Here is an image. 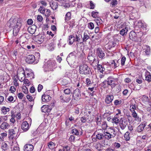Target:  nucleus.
I'll list each match as a JSON object with an SVG mask.
<instances>
[{"label": "nucleus", "instance_id": "1", "mask_svg": "<svg viewBox=\"0 0 151 151\" xmlns=\"http://www.w3.org/2000/svg\"><path fill=\"white\" fill-rule=\"evenodd\" d=\"M79 72L80 74L90 76L92 74L91 69L86 64H83L79 65Z\"/></svg>", "mask_w": 151, "mask_h": 151}, {"label": "nucleus", "instance_id": "2", "mask_svg": "<svg viewBox=\"0 0 151 151\" xmlns=\"http://www.w3.org/2000/svg\"><path fill=\"white\" fill-rule=\"evenodd\" d=\"M22 19L21 18H17L15 25L13 28V33H15L16 34L19 32L22 25Z\"/></svg>", "mask_w": 151, "mask_h": 151}, {"label": "nucleus", "instance_id": "3", "mask_svg": "<svg viewBox=\"0 0 151 151\" xmlns=\"http://www.w3.org/2000/svg\"><path fill=\"white\" fill-rule=\"evenodd\" d=\"M56 63L55 61L49 60L45 64V68L48 71L51 70L53 68H55Z\"/></svg>", "mask_w": 151, "mask_h": 151}, {"label": "nucleus", "instance_id": "4", "mask_svg": "<svg viewBox=\"0 0 151 151\" xmlns=\"http://www.w3.org/2000/svg\"><path fill=\"white\" fill-rule=\"evenodd\" d=\"M96 54L97 56L101 59L102 60L105 58V52L101 48L99 47L97 48Z\"/></svg>", "mask_w": 151, "mask_h": 151}, {"label": "nucleus", "instance_id": "5", "mask_svg": "<svg viewBox=\"0 0 151 151\" xmlns=\"http://www.w3.org/2000/svg\"><path fill=\"white\" fill-rule=\"evenodd\" d=\"M116 79L111 76H109L107 79V80L104 81L103 83H106L108 85L110 86L112 88H113L116 85V84L115 83L114 81Z\"/></svg>", "mask_w": 151, "mask_h": 151}, {"label": "nucleus", "instance_id": "6", "mask_svg": "<svg viewBox=\"0 0 151 151\" xmlns=\"http://www.w3.org/2000/svg\"><path fill=\"white\" fill-rule=\"evenodd\" d=\"M52 109V106L50 105H43L41 107V110L42 112L47 113V114L49 115L50 114V112ZM50 114H51L50 113Z\"/></svg>", "mask_w": 151, "mask_h": 151}, {"label": "nucleus", "instance_id": "7", "mask_svg": "<svg viewBox=\"0 0 151 151\" xmlns=\"http://www.w3.org/2000/svg\"><path fill=\"white\" fill-rule=\"evenodd\" d=\"M127 124L128 122L126 120L122 118L121 119L119 123V126L121 129L122 130L124 129Z\"/></svg>", "mask_w": 151, "mask_h": 151}, {"label": "nucleus", "instance_id": "8", "mask_svg": "<svg viewBox=\"0 0 151 151\" xmlns=\"http://www.w3.org/2000/svg\"><path fill=\"white\" fill-rule=\"evenodd\" d=\"M17 18L12 17L7 23V26L9 28H13L16 22Z\"/></svg>", "mask_w": 151, "mask_h": 151}, {"label": "nucleus", "instance_id": "9", "mask_svg": "<svg viewBox=\"0 0 151 151\" xmlns=\"http://www.w3.org/2000/svg\"><path fill=\"white\" fill-rule=\"evenodd\" d=\"M22 74L24 78L25 77L26 75L25 72H24V69L23 68H20L18 70L17 72V75L18 79L21 82L23 81L22 77H20L21 74Z\"/></svg>", "mask_w": 151, "mask_h": 151}, {"label": "nucleus", "instance_id": "10", "mask_svg": "<svg viewBox=\"0 0 151 151\" xmlns=\"http://www.w3.org/2000/svg\"><path fill=\"white\" fill-rule=\"evenodd\" d=\"M35 57L33 55H27L25 59L26 62L29 64L32 63L35 61Z\"/></svg>", "mask_w": 151, "mask_h": 151}, {"label": "nucleus", "instance_id": "11", "mask_svg": "<svg viewBox=\"0 0 151 151\" xmlns=\"http://www.w3.org/2000/svg\"><path fill=\"white\" fill-rule=\"evenodd\" d=\"M73 96L74 99L76 101L80 99L81 94L79 89H76L74 91Z\"/></svg>", "mask_w": 151, "mask_h": 151}, {"label": "nucleus", "instance_id": "12", "mask_svg": "<svg viewBox=\"0 0 151 151\" xmlns=\"http://www.w3.org/2000/svg\"><path fill=\"white\" fill-rule=\"evenodd\" d=\"M129 37L132 41H136L137 39V34L134 31H132L129 33Z\"/></svg>", "mask_w": 151, "mask_h": 151}, {"label": "nucleus", "instance_id": "13", "mask_svg": "<svg viewBox=\"0 0 151 151\" xmlns=\"http://www.w3.org/2000/svg\"><path fill=\"white\" fill-rule=\"evenodd\" d=\"M33 149V146L32 144H30L25 145L23 148L24 151H32Z\"/></svg>", "mask_w": 151, "mask_h": 151}, {"label": "nucleus", "instance_id": "14", "mask_svg": "<svg viewBox=\"0 0 151 151\" xmlns=\"http://www.w3.org/2000/svg\"><path fill=\"white\" fill-rule=\"evenodd\" d=\"M29 124L27 122H24L22 123L21 128L23 131H27L29 129Z\"/></svg>", "mask_w": 151, "mask_h": 151}, {"label": "nucleus", "instance_id": "15", "mask_svg": "<svg viewBox=\"0 0 151 151\" xmlns=\"http://www.w3.org/2000/svg\"><path fill=\"white\" fill-rule=\"evenodd\" d=\"M114 98V96L112 95H107L105 98V102L107 104H110L113 100Z\"/></svg>", "mask_w": 151, "mask_h": 151}, {"label": "nucleus", "instance_id": "16", "mask_svg": "<svg viewBox=\"0 0 151 151\" xmlns=\"http://www.w3.org/2000/svg\"><path fill=\"white\" fill-rule=\"evenodd\" d=\"M75 58L74 52H70L67 57V61L68 63L69 62H71L74 60Z\"/></svg>", "mask_w": 151, "mask_h": 151}, {"label": "nucleus", "instance_id": "17", "mask_svg": "<svg viewBox=\"0 0 151 151\" xmlns=\"http://www.w3.org/2000/svg\"><path fill=\"white\" fill-rule=\"evenodd\" d=\"M146 123L145 122L142 123L137 128V131L138 132H141L143 131L145 127L146 126Z\"/></svg>", "mask_w": 151, "mask_h": 151}, {"label": "nucleus", "instance_id": "18", "mask_svg": "<svg viewBox=\"0 0 151 151\" xmlns=\"http://www.w3.org/2000/svg\"><path fill=\"white\" fill-rule=\"evenodd\" d=\"M87 58L90 63L92 62L93 63L96 61L95 57L93 55L91 52L89 53Z\"/></svg>", "mask_w": 151, "mask_h": 151}, {"label": "nucleus", "instance_id": "19", "mask_svg": "<svg viewBox=\"0 0 151 151\" xmlns=\"http://www.w3.org/2000/svg\"><path fill=\"white\" fill-rule=\"evenodd\" d=\"M60 99L63 102H68L71 99L70 96L66 97L64 95L61 96L60 97Z\"/></svg>", "mask_w": 151, "mask_h": 151}, {"label": "nucleus", "instance_id": "20", "mask_svg": "<svg viewBox=\"0 0 151 151\" xmlns=\"http://www.w3.org/2000/svg\"><path fill=\"white\" fill-rule=\"evenodd\" d=\"M51 99L50 96L47 95L43 94L42 97V99L43 102H48Z\"/></svg>", "mask_w": 151, "mask_h": 151}, {"label": "nucleus", "instance_id": "21", "mask_svg": "<svg viewBox=\"0 0 151 151\" xmlns=\"http://www.w3.org/2000/svg\"><path fill=\"white\" fill-rule=\"evenodd\" d=\"M10 125L9 124L5 122H2L0 126L1 129H8Z\"/></svg>", "mask_w": 151, "mask_h": 151}, {"label": "nucleus", "instance_id": "22", "mask_svg": "<svg viewBox=\"0 0 151 151\" xmlns=\"http://www.w3.org/2000/svg\"><path fill=\"white\" fill-rule=\"evenodd\" d=\"M143 50L146 55H149L150 53V48L149 46H145L143 49Z\"/></svg>", "mask_w": 151, "mask_h": 151}, {"label": "nucleus", "instance_id": "23", "mask_svg": "<svg viewBox=\"0 0 151 151\" xmlns=\"http://www.w3.org/2000/svg\"><path fill=\"white\" fill-rule=\"evenodd\" d=\"M137 25L139 27H141L143 28H146L147 26V25L146 23L142 21H138Z\"/></svg>", "mask_w": 151, "mask_h": 151}, {"label": "nucleus", "instance_id": "24", "mask_svg": "<svg viewBox=\"0 0 151 151\" xmlns=\"http://www.w3.org/2000/svg\"><path fill=\"white\" fill-rule=\"evenodd\" d=\"M145 80L148 82L151 81V75L150 73L148 71H147L145 73Z\"/></svg>", "mask_w": 151, "mask_h": 151}, {"label": "nucleus", "instance_id": "25", "mask_svg": "<svg viewBox=\"0 0 151 151\" xmlns=\"http://www.w3.org/2000/svg\"><path fill=\"white\" fill-rule=\"evenodd\" d=\"M76 41V38L74 36L71 35L69 36V44L70 45H72L73 43Z\"/></svg>", "mask_w": 151, "mask_h": 151}, {"label": "nucleus", "instance_id": "26", "mask_svg": "<svg viewBox=\"0 0 151 151\" xmlns=\"http://www.w3.org/2000/svg\"><path fill=\"white\" fill-rule=\"evenodd\" d=\"M71 18V14L70 12H68L65 15V22H68Z\"/></svg>", "mask_w": 151, "mask_h": 151}, {"label": "nucleus", "instance_id": "27", "mask_svg": "<svg viewBox=\"0 0 151 151\" xmlns=\"http://www.w3.org/2000/svg\"><path fill=\"white\" fill-rule=\"evenodd\" d=\"M104 134V138L107 139H110L112 137L111 136V134L108 132H104L103 133Z\"/></svg>", "mask_w": 151, "mask_h": 151}, {"label": "nucleus", "instance_id": "28", "mask_svg": "<svg viewBox=\"0 0 151 151\" xmlns=\"http://www.w3.org/2000/svg\"><path fill=\"white\" fill-rule=\"evenodd\" d=\"M97 68L99 71L102 73H103V72L105 70V68L103 66L99 64L97 65Z\"/></svg>", "mask_w": 151, "mask_h": 151}, {"label": "nucleus", "instance_id": "29", "mask_svg": "<svg viewBox=\"0 0 151 151\" xmlns=\"http://www.w3.org/2000/svg\"><path fill=\"white\" fill-rule=\"evenodd\" d=\"M132 116L134 118V121H138L139 120V117L137 115V113L135 111H132Z\"/></svg>", "mask_w": 151, "mask_h": 151}, {"label": "nucleus", "instance_id": "30", "mask_svg": "<svg viewBox=\"0 0 151 151\" xmlns=\"http://www.w3.org/2000/svg\"><path fill=\"white\" fill-rule=\"evenodd\" d=\"M9 133L10 135V137L12 138H13L15 137V135L16 134V132L14 129H9Z\"/></svg>", "mask_w": 151, "mask_h": 151}, {"label": "nucleus", "instance_id": "31", "mask_svg": "<svg viewBox=\"0 0 151 151\" xmlns=\"http://www.w3.org/2000/svg\"><path fill=\"white\" fill-rule=\"evenodd\" d=\"M9 109L5 106L2 107L1 109V111L4 114H5L7 113V112L9 111Z\"/></svg>", "mask_w": 151, "mask_h": 151}, {"label": "nucleus", "instance_id": "32", "mask_svg": "<svg viewBox=\"0 0 151 151\" xmlns=\"http://www.w3.org/2000/svg\"><path fill=\"white\" fill-rule=\"evenodd\" d=\"M96 138L98 140H103L104 139V134L97 133L96 135Z\"/></svg>", "mask_w": 151, "mask_h": 151}, {"label": "nucleus", "instance_id": "33", "mask_svg": "<svg viewBox=\"0 0 151 151\" xmlns=\"http://www.w3.org/2000/svg\"><path fill=\"white\" fill-rule=\"evenodd\" d=\"M50 6L53 10H55L58 7V3L55 2H52L50 5Z\"/></svg>", "mask_w": 151, "mask_h": 151}, {"label": "nucleus", "instance_id": "34", "mask_svg": "<svg viewBox=\"0 0 151 151\" xmlns=\"http://www.w3.org/2000/svg\"><path fill=\"white\" fill-rule=\"evenodd\" d=\"M95 21L98 26H99V24H102L103 22L102 20L99 17H97V18L95 19Z\"/></svg>", "mask_w": 151, "mask_h": 151}, {"label": "nucleus", "instance_id": "35", "mask_svg": "<svg viewBox=\"0 0 151 151\" xmlns=\"http://www.w3.org/2000/svg\"><path fill=\"white\" fill-rule=\"evenodd\" d=\"M108 132L111 134V136L112 138L114 137L115 136V131L114 129H111Z\"/></svg>", "mask_w": 151, "mask_h": 151}, {"label": "nucleus", "instance_id": "36", "mask_svg": "<svg viewBox=\"0 0 151 151\" xmlns=\"http://www.w3.org/2000/svg\"><path fill=\"white\" fill-rule=\"evenodd\" d=\"M89 38L88 33L84 32L83 34V40L84 42H86Z\"/></svg>", "mask_w": 151, "mask_h": 151}, {"label": "nucleus", "instance_id": "37", "mask_svg": "<svg viewBox=\"0 0 151 151\" xmlns=\"http://www.w3.org/2000/svg\"><path fill=\"white\" fill-rule=\"evenodd\" d=\"M128 29L125 28L122 29L120 31V34L122 36L126 35L127 34Z\"/></svg>", "mask_w": 151, "mask_h": 151}, {"label": "nucleus", "instance_id": "38", "mask_svg": "<svg viewBox=\"0 0 151 151\" xmlns=\"http://www.w3.org/2000/svg\"><path fill=\"white\" fill-rule=\"evenodd\" d=\"M111 65L112 68L114 69L116 68L119 66V64L116 63L114 60H113L111 62Z\"/></svg>", "mask_w": 151, "mask_h": 151}, {"label": "nucleus", "instance_id": "39", "mask_svg": "<svg viewBox=\"0 0 151 151\" xmlns=\"http://www.w3.org/2000/svg\"><path fill=\"white\" fill-rule=\"evenodd\" d=\"M55 146V144L54 143L52 142H50L48 143V147L50 149H53Z\"/></svg>", "mask_w": 151, "mask_h": 151}, {"label": "nucleus", "instance_id": "40", "mask_svg": "<svg viewBox=\"0 0 151 151\" xmlns=\"http://www.w3.org/2000/svg\"><path fill=\"white\" fill-rule=\"evenodd\" d=\"M107 2L111 1V4L112 6H115L117 4V1L116 0H105Z\"/></svg>", "mask_w": 151, "mask_h": 151}, {"label": "nucleus", "instance_id": "41", "mask_svg": "<svg viewBox=\"0 0 151 151\" xmlns=\"http://www.w3.org/2000/svg\"><path fill=\"white\" fill-rule=\"evenodd\" d=\"M112 122L113 123L117 124L118 123L120 122V120L117 117H115L113 118L112 119Z\"/></svg>", "mask_w": 151, "mask_h": 151}, {"label": "nucleus", "instance_id": "42", "mask_svg": "<svg viewBox=\"0 0 151 151\" xmlns=\"http://www.w3.org/2000/svg\"><path fill=\"white\" fill-rule=\"evenodd\" d=\"M99 14V12H96L95 11H93L91 13V15L94 18H97Z\"/></svg>", "mask_w": 151, "mask_h": 151}, {"label": "nucleus", "instance_id": "43", "mask_svg": "<svg viewBox=\"0 0 151 151\" xmlns=\"http://www.w3.org/2000/svg\"><path fill=\"white\" fill-rule=\"evenodd\" d=\"M71 132L72 134H75L76 135H79V132L78 130L76 129H73L71 130Z\"/></svg>", "mask_w": 151, "mask_h": 151}, {"label": "nucleus", "instance_id": "44", "mask_svg": "<svg viewBox=\"0 0 151 151\" xmlns=\"http://www.w3.org/2000/svg\"><path fill=\"white\" fill-rule=\"evenodd\" d=\"M1 148L4 150H6L8 149L7 144L5 143H3L2 144Z\"/></svg>", "mask_w": 151, "mask_h": 151}, {"label": "nucleus", "instance_id": "45", "mask_svg": "<svg viewBox=\"0 0 151 151\" xmlns=\"http://www.w3.org/2000/svg\"><path fill=\"white\" fill-rule=\"evenodd\" d=\"M124 137L126 140H129L130 139L129 137V132H127L124 134Z\"/></svg>", "mask_w": 151, "mask_h": 151}, {"label": "nucleus", "instance_id": "46", "mask_svg": "<svg viewBox=\"0 0 151 151\" xmlns=\"http://www.w3.org/2000/svg\"><path fill=\"white\" fill-rule=\"evenodd\" d=\"M72 90L69 88H66L64 90V92L66 94L68 95L70 94L71 93H72Z\"/></svg>", "mask_w": 151, "mask_h": 151}, {"label": "nucleus", "instance_id": "47", "mask_svg": "<svg viewBox=\"0 0 151 151\" xmlns=\"http://www.w3.org/2000/svg\"><path fill=\"white\" fill-rule=\"evenodd\" d=\"M32 26L29 27L28 29V30L29 33L32 34H33L35 32V29L32 27Z\"/></svg>", "mask_w": 151, "mask_h": 151}, {"label": "nucleus", "instance_id": "48", "mask_svg": "<svg viewBox=\"0 0 151 151\" xmlns=\"http://www.w3.org/2000/svg\"><path fill=\"white\" fill-rule=\"evenodd\" d=\"M88 28L90 29H93L94 27V24L91 22H90L88 24Z\"/></svg>", "mask_w": 151, "mask_h": 151}, {"label": "nucleus", "instance_id": "49", "mask_svg": "<svg viewBox=\"0 0 151 151\" xmlns=\"http://www.w3.org/2000/svg\"><path fill=\"white\" fill-rule=\"evenodd\" d=\"M126 60V58L125 57H123L120 60L121 62V64L122 66H123L124 65L125 62Z\"/></svg>", "mask_w": 151, "mask_h": 151}, {"label": "nucleus", "instance_id": "50", "mask_svg": "<svg viewBox=\"0 0 151 151\" xmlns=\"http://www.w3.org/2000/svg\"><path fill=\"white\" fill-rule=\"evenodd\" d=\"M107 125L106 122H103L102 124L101 127L103 129H105L107 128Z\"/></svg>", "mask_w": 151, "mask_h": 151}, {"label": "nucleus", "instance_id": "51", "mask_svg": "<svg viewBox=\"0 0 151 151\" xmlns=\"http://www.w3.org/2000/svg\"><path fill=\"white\" fill-rule=\"evenodd\" d=\"M39 11L42 14H44L45 13V10L44 8L42 6H40L38 9Z\"/></svg>", "mask_w": 151, "mask_h": 151}, {"label": "nucleus", "instance_id": "52", "mask_svg": "<svg viewBox=\"0 0 151 151\" xmlns=\"http://www.w3.org/2000/svg\"><path fill=\"white\" fill-rule=\"evenodd\" d=\"M86 82L88 86H90L93 83L89 78H87L86 79Z\"/></svg>", "mask_w": 151, "mask_h": 151}, {"label": "nucleus", "instance_id": "53", "mask_svg": "<svg viewBox=\"0 0 151 151\" xmlns=\"http://www.w3.org/2000/svg\"><path fill=\"white\" fill-rule=\"evenodd\" d=\"M25 77L24 78V83L26 84V85L29 86L30 84V83L29 81L27 79H25Z\"/></svg>", "mask_w": 151, "mask_h": 151}, {"label": "nucleus", "instance_id": "54", "mask_svg": "<svg viewBox=\"0 0 151 151\" xmlns=\"http://www.w3.org/2000/svg\"><path fill=\"white\" fill-rule=\"evenodd\" d=\"M136 82L139 84H141L142 82V78H137L136 80Z\"/></svg>", "mask_w": 151, "mask_h": 151}, {"label": "nucleus", "instance_id": "55", "mask_svg": "<svg viewBox=\"0 0 151 151\" xmlns=\"http://www.w3.org/2000/svg\"><path fill=\"white\" fill-rule=\"evenodd\" d=\"M46 11L45 12V15L46 17H48L50 15V10L48 9H46Z\"/></svg>", "mask_w": 151, "mask_h": 151}, {"label": "nucleus", "instance_id": "56", "mask_svg": "<svg viewBox=\"0 0 151 151\" xmlns=\"http://www.w3.org/2000/svg\"><path fill=\"white\" fill-rule=\"evenodd\" d=\"M70 149V148L68 146H66L63 147V151H69Z\"/></svg>", "mask_w": 151, "mask_h": 151}, {"label": "nucleus", "instance_id": "57", "mask_svg": "<svg viewBox=\"0 0 151 151\" xmlns=\"http://www.w3.org/2000/svg\"><path fill=\"white\" fill-rule=\"evenodd\" d=\"M136 109V106L135 105H132L130 106V110L131 112H132V111H135L134 110Z\"/></svg>", "mask_w": 151, "mask_h": 151}, {"label": "nucleus", "instance_id": "58", "mask_svg": "<svg viewBox=\"0 0 151 151\" xmlns=\"http://www.w3.org/2000/svg\"><path fill=\"white\" fill-rule=\"evenodd\" d=\"M122 103L121 100H116L114 102V104L115 105H119L121 104Z\"/></svg>", "mask_w": 151, "mask_h": 151}, {"label": "nucleus", "instance_id": "59", "mask_svg": "<svg viewBox=\"0 0 151 151\" xmlns=\"http://www.w3.org/2000/svg\"><path fill=\"white\" fill-rule=\"evenodd\" d=\"M87 119L85 116H83L81 118V120L82 123H84L86 122Z\"/></svg>", "mask_w": 151, "mask_h": 151}, {"label": "nucleus", "instance_id": "60", "mask_svg": "<svg viewBox=\"0 0 151 151\" xmlns=\"http://www.w3.org/2000/svg\"><path fill=\"white\" fill-rule=\"evenodd\" d=\"M17 79L15 78L13 81V83L14 84V86L16 87H17V86H18L19 84L17 82Z\"/></svg>", "mask_w": 151, "mask_h": 151}, {"label": "nucleus", "instance_id": "61", "mask_svg": "<svg viewBox=\"0 0 151 151\" xmlns=\"http://www.w3.org/2000/svg\"><path fill=\"white\" fill-rule=\"evenodd\" d=\"M16 89V88L14 86H11L9 91H11L12 93H13L15 91Z\"/></svg>", "mask_w": 151, "mask_h": 151}, {"label": "nucleus", "instance_id": "62", "mask_svg": "<svg viewBox=\"0 0 151 151\" xmlns=\"http://www.w3.org/2000/svg\"><path fill=\"white\" fill-rule=\"evenodd\" d=\"M114 146L116 148H118L120 147L121 145L119 143L116 142L114 143Z\"/></svg>", "mask_w": 151, "mask_h": 151}, {"label": "nucleus", "instance_id": "63", "mask_svg": "<svg viewBox=\"0 0 151 151\" xmlns=\"http://www.w3.org/2000/svg\"><path fill=\"white\" fill-rule=\"evenodd\" d=\"M43 87V86L42 85L40 84H39L37 88V90L39 92L41 91Z\"/></svg>", "mask_w": 151, "mask_h": 151}, {"label": "nucleus", "instance_id": "64", "mask_svg": "<svg viewBox=\"0 0 151 151\" xmlns=\"http://www.w3.org/2000/svg\"><path fill=\"white\" fill-rule=\"evenodd\" d=\"M12 151H20L19 148L18 147H13Z\"/></svg>", "mask_w": 151, "mask_h": 151}]
</instances>
